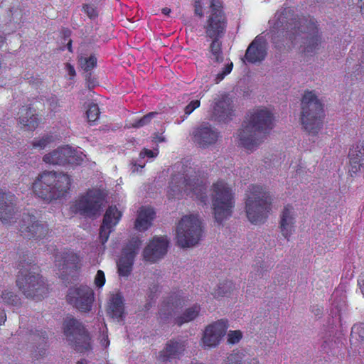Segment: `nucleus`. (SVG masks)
I'll return each instance as SVG.
<instances>
[{
	"instance_id": "1",
	"label": "nucleus",
	"mask_w": 364,
	"mask_h": 364,
	"mask_svg": "<svg viewBox=\"0 0 364 364\" xmlns=\"http://www.w3.org/2000/svg\"><path fill=\"white\" fill-rule=\"evenodd\" d=\"M277 28L289 32V38L291 41L296 39V36L301 33H306L307 36L303 42L302 52L307 55L316 53L321 44V36L317 25V21L313 17L296 16L293 10L285 9L277 16L276 22Z\"/></svg>"
},
{
	"instance_id": "2",
	"label": "nucleus",
	"mask_w": 364,
	"mask_h": 364,
	"mask_svg": "<svg viewBox=\"0 0 364 364\" xmlns=\"http://www.w3.org/2000/svg\"><path fill=\"white\" fill-rule=\"evenodd\" d=\"M273 127L274 116L269 110L264 107L253 109L238 131L239 146L252 151Z\"/></svg>"
},
{
	"instance_id": "3",
	"label": "nucleus",
	"mask_w": 364,
	"mask_h": 364,
	"mask_svg": "<svg viewBox=\"0 0 364 364\" xmlns=\"http://www.w3.org/2000/svg\"><path fill=\"white\" fill-rule=\"evenodd\" d=\"M28 251L18 252L16 285L27 298L41 301L48 294V287L40 274V267L30 258Z\"/></svg>"
},
{
	"instance_id": "4",
	"label": "nucleus",
	"mask_w": 364,
	"mask_h": 364,
	"mask_svg": "<svg viewBox=\"0 0 364 364\" xmlns=\"http://www.w3.org/2000/svg\"><path fill=\"white\" fill-rule=\"evenodd\" d=\"M181 176L171 177L168 197L180 199L183 195L190 196L203 205L208 203L207 186L205 180L195 169L188 165H183Z\"/></svg>"
},
{
	"instance_id": "5",
	"label": "nucleus",
	"mask_w": 364,
	"mask_h": 364,
	"mask_svg": "<svg viewBox=\"0 0 364 364\" xmlns=\"http://www.w3.org/2000/svg\"><path fill=\"white\" fill-rule=\"evenodd\" d=\"M71 178L69 175L54 171H44L34 179L32 191L36 196L43 201L63 198L70 191Z\"/></svg>"
},
{
	"instance_id": "6",
	"label": "nucleus",
	"mask_w": 364,
	"mask_h": 364,
	"mask_svg": "<svg viewBox=\"0 0 364 364\" xmlns=\"http://www.w3.org/2000/svg\"><path fill=\"white\" fill-rule=\"evenodd\" d=\"M245 210L252 224L264 223L272 210V197L262 186H249L245 198Z\"/></svg>"
},
{
	"instance_id": "7",
	"label": "nucleus",
	"mask_w": 364,
	"mask_h": 364,
	"mask_svg": "<svg viewBox=\"0 0 364 364\" xmlns=\"http://www.w3.org/2000/svg\"><path fill=\"white\" fill-rule=\"evenodd\" d=\"M300 121L303 127L316 135L323 126V105L313 92L307 91L301 99Z\"/></svg>"
},
{
	"instance_id": "8",
	"label": "nucleus",
	"mask_w": 364,
	"mask_h": 364,
	"mask_svg": "<svg viewBox=\"0 0 364 364\" xmlns=\"http://www.w3.org/2000/svg\"><path fill=\"white\" fill-rule=\"evenodd\" d=\"M212 203L215 221L221 224L231 215L235 205L234 193L224 180L219 179L213 183Z\"/></svg>"
},
{
	"instance_id": "9",
	"label": "nucleus",
	"mask_w": 364,
	"mask_h": 364,
	"mask_svg": "<svg viewBox=\"0 0 364 364\" xmlns=\"http://www.w3.org/2000/svg\"><path fill=\"white\" fill-rule=\"evenodd\" d=\"M228 27V18L219 0H210L203 26L205 37L223 38Z\"/></svg>"
},
{
	"instance_id": "10",
	"label": "nucleus",
	"mask_w": 364,
	"mask_h": 364,
	"mask_svg": "<svg viewBox=\"0 0 364 364\" xmlns=\"http://www.w3.org/2000/svg\"><path fill=\"white\" fill-rule=\"evenodd\" d=\"M64 333L71 346L80 353L91 349V338L85 325L74 317L67 318L63 324Z\"/></svg>"
},
{
	"instance_id": "11",
	"label": "nucleus",
	"mask_w": 364,
	"mask_h": 364,
	"mask_svg": "<svg viewBox=\"0 0 364 364\" xmlns=\"http://www.w3.org/2000/svg\"><path fill=\"white\" fill-rule=\"evenodd\" d=\"M201 221L193 215L183 216L177 227L178 243L182 247L196 245L201 238Z\"/></svg>"
},
{
	"instance_id": "12",
	"label": "nucleus",
	"mask_w": 364,
	"mask_h": 364,
	"mask_svg": "<svg viewBox=\"0 0 364 364\" xmlns=\"http://www.w3.org/2000/svg\"><path fill=\"white\" fill-rule=\"evenodd\" d=\"M105 201V196L100 190H88L82 194L70 206L71 211L85 217L92 218L97 215Z\"/></svg>"
},
{
	"instance_id": "13",
	"label": "nucleus",
	"mask_w": 364,
	"mask_h": 364,
	"mask_svg": "<svg viewBox=\"0 0 364 364\" xmlns=\"http://www.w3.org/2000/svg\"><path fill=\"white\" fill-rule=\"evenodd\" d=\"M67 302L80 312L87 313L92 310L95 294L87 285L80 284L68 289Z\"/></svg>"
},
{
	"instance_id": "14",
	"label": "nucleus",
	"mask_w": 364,
	"mask_h": 364,
	"mask_svg": "<svg viewBox=\"0 0 364 364\" xmlns=\"http://www.w3.org/2000/svg\"><path fill=\"white\" fill-rule=\"evenodd\" d=\"M20 235L23 238L36 241L45 238L49 234V226L29 213H23L19 225Z\"/></svg>"
},
{
	"instance_id": "15",
	"label": "nucleus",
	"mask_w": 364,
	"mask_h": 364,
	"mask_svg": "<svg viewBox=\"0 0 364 364\" xmlns=\"http://www.w3.org/2000/svg\"><path fill=\"white\" fill-rule=\"evenodd\" d=\"M46 164L65 166L67 164L80 165L83 157L82 153L68 146L58 147L53 151L46 154L43 157Z\"/></svg>"
},
{
	"instance_id": "16",
	"label": "nucleus",
	"mask_w": 364,
	"mask_h": 364,
	"mask_svg": "<svg viewBox=\"0 0 364 364\" xmlns=\"http://www.w3.org/2000/svg\"><path fill=\"white\" fill-rule=\"evenodd\" d=\"M141 245V242L138 237H133L129 242L124 246L122 251V255L118 262V275L123 277H127L132 272L135 257Z\"/></svg>"
},
{
	"instance_id": "17",
	"label": "nucleus",
	"mask_w": 364,
	"mask_h": 364,
	"mask_svg": "<svg viewBox=\"0 0 364 364\" xmlns=\"http://www.w3.org/2000/svg\"><path fill=\"white\" fill-rule=\"evenodd\" d=\"M234 114L232 101L227 94L215 97L209 111V120L218 123H228Z\"/></svg>"
},
{
	"instance_id": "18",
	"label": "nucleus",
	"mask_w": 364,
	"mask_h": 364,
	"mask_svg": "<svg viewBox=\"0 0 364 364\" xmlns=\"http://www.w3.org/2000/svg\"><path fill=\"white\" fill-rule=\"evenodd\" d=\"M191 136L195 144L203 149L214 146L221 137L220 132L208 123L196 127Z\"/></svg>"
},
{
	"instance_id": "19",
	"label": "nucleus",
	"mask_w": 364,
	"mask_h": 364,
	"mask_svg": "<svg viewBox=\"0 0 364 364\" xmlns=\"http://www.w3.org/2000/svg\"><path fill=\"white\" fill-rule=\"evenodd\" d=\"M228 321L224 319L218 320L208 325L203 332L202 343L205 347L214 348L219 343L223 336L227 332Z\"/></svg>"
},
{
	"instance_id": "20",
	"label": "nucleus",
	"mask_w": 364,
	"mask_h": 364,
	"mask_svg": "<svg viewBox=\"0 0 364 364\" xmlns=\"http://www.w3.org/2000/svg\"><path fill=\"white\" fill-rule=\"evenodd\" d=\"M17 198L10 191L0 188V220L4 224L15 223Z\"/></svg>"
},
{
	"instance_id": "21",
	"label": "nucleus",
	"mask_w": 364,
	"mask_h": 364,
	"mask_svg": "<svg viewBox=\"0 0 364 364\" xmlns=\"http://www.w3.org/2000/svg\"><path fill=\"white\" fill-rule=\"evenodd\" d=\"M122 216V212L117 210L115 205L109 206L105 212L99 233L100 240L102 245L108 241L111 232L115 225L119 224Z\"/></svg>"
},
{
	"instance_id": "22",
	"label": "nucleus",
	"mask_w": 364,
	"mask_h": 364,
	"mask_svg": "<svg viewBox=\"0 0 364 364\" xmlns=\"http://www.w3.org/2000/svg\"><path fill=\"white\" fill-rule=\"evenodd\" d=\"M266 39L259 35L249 45L245 53V60L249 63L255 64L264 61L267 53Z\"/></svg>"
},
{
	"instance_id": "23",
	"label": "nucleus",
	"mask_w": 364,
	"mask_h": 364,
	"mask_svg": "<svg viewBox=\"0 0 364 364\" xmlns=\"http://www.w3.org/2000/svg\"><path fill=\"white\" fill-rule=\"evenodd\" d=\"M168 241L163 237H155L144 250L143 255L146 261L156 262L167 253Z\"/></svg>"
},
{
	"instance_id": "24",
	"label": "nucleus",
	"mask_w": 364,
	"mask_h": 364,
	"mask_svg": "<svg viewBox=\"0 0 364 364\" xmlns=\"http://www.w3.org/2000/svg\"><path fill=\"white\" fill-rule=\"evenodd\" d=\"M187 300L182 296L181 291H173L166 300L162 302L159 314L162 322H166L173 311L182 307Z\"/></svg>"
},
{
	"instance_id": "25",
	"label": "nucleus",
	"mask_w": 364,
	"mask_h": 364,
	"mask_svg": "<svg viewBox=\"0 0 364 364\" xmlns=\"http://www.w3.org/2000/svg\"><path fill=\"white\" fill-rule=\"evenodd\" d=\"M41 118L31 104L23 105L18 112V124L21 129L33 132L39 126Z\"/></svg>"
},
{
	"instance_id": "26",
	"label": "nucleus",
	"mask_w": 364,
	"mask_h": 364,
	"mask_svg": "<svg viewBox=\"0 0 364 364\" xmlns=\"http://www.w3.org/2000/svg\"><path fill=\"white\" fill-rule=\"evenodd\" d=\"M186 347V341L181 339H171L165 348L159 352L158 360L161 363L167 362L171 359L178 358L181 355Z\"/></svg>"
},
{
	"instance_id": "27",
	"label": "nucleus",
	"mask_w": 364,
	"mask_h": 364,
	"mask_svg": "<svg viewBox=\"0 0 364 364\" xmlns=\"http://www.w3.org/2000/svg\"><path fill=\"white\" fill-rule=\"evenodd\" d=\"M349 172L356 174L364 167V141H358L349 149Z\"/></svg>"
},
{
	"instance_id": "28",
	"label": "nucleus",
	"mask_w": 364,
	"mask_h": 364,
	"mask_svg": "<svg viewBox=\"0 0 364 364\" xmlns=\"http://www.w3.org/2000/svg\"><path fill=\"white\" fill-rule=\"evenodd\" d=\"M279 229L282 235L289 240L292 232H294L295 212L294 208L290 204L284 206L280 214Z\"/></svg>"
},
{
	"instance_id": "29",
	"label": "nucleus",
	"mask_w": 364,
	"mask_h": 364,
	"mask_svg": "<svg viewBox=\"0 0 364 364\" xmlns=\"http://www.w3.org/2000/svg\"><path fill=\"white\" fill-rule=\"evenodd\" d=\"M55 265L61 270L68 269H78L80 268V258L73 251L65 250L62 253H56L55 255Z\"/></svg>"
},
{
	"instance_id": "30",
	"label": "nucleus",
	"mask_w": 364,
	"mask_h": 364,
	"mask_svg": "<svg viewBox=\"0 0 364 364\" xmlns=\"http://www.w3.org/2000/svg\"><path fill=\"white\" fill-rule=\"evenodd\" d=\"M156 212L151 207H141L138 211L134 227L139 231H145L155 218Z\"/></svg>"
},
{
	"instance_id": "31",
	"label": "nucleus",
	"mask_w": 364,
	"mask_h": 364,
	"mask_svg": "<svg viewBox=\"0 0 364 364\" xmlns=\"http://www.w3.org/2000/svg\"><path fill=\"white\" fill-rule=\"evenodd\" d=\"M107 311L113 318L122 319L124 318V299L120 293L112 295L109 301Z\"/></svg>"
},
{
	"instance_id": "32",
	"label": "nucleus",
	"mask_w": 364,
	"mask_h": 364,
	"mask_svg": "<svg viewBox=\"0 0 364 364\" xmlns=\"http://www.w3.org/2000/svg\"><path fill=\"white\" fill-rule=\"evenodd\" d=\"M200 310L201 307L200 304H197L186 309L180 316L174 318V323L177 324L178 326H181L185 323L193 321L200 314Z\"/></svg>"
},
{
	"instance_id": "33",
	"label": "nucleus",
	"mask_w": 364,
	"mask_h": 364,
	"mask_svg": "<svg viewBox=\"0 0 364 364\" xmlns=\"http://www.w3.org/2000/svg\"><path fill=\"white\" fill-rule=\"evenodd\" d=\"M222 37H216L215 38H209L212 39V42H210L209 45V52L210 55L208 58L214 60L216 63H221L224 60V55L222 52V42L220 41V38Z\"/></svg>"
},
{
	"instance_id": "34",
	"label": "nucleus",
	"mask_w": 364,
	"mask_h": 364,
	"mask_svg": "<svg viewBox=\"0 0 364 364\" xmlns=\"http://www.w3.org/2000/svg\"><path fill=\"white\" fill-rule=\"evenodd\" d=\"M0 301L3 302L7 306L19 308L21 305L20 297L14 291L9 289L1 291L0 294Z\"/></svg>"
},
{
	"instance_id": "35",
	"label": "nucleus",
	"mask_w": 364,
	"mask_h": 364,
	"mask_svg": "<svg viewBox=\"0 0 364 364\" xmlns=\"http://www.w3.org/2000/svg\"><path fill=\"white\" fill-rule=\"evenodd\" d=\"M100 115V109L99 105L95 102H91L88 105L87 110L86 112V117L87 122L90 126L97 124Z\"/></svg>"
},
{
	"instance_id": "36",
	"label": "nucleus",
	"mask_w": 364,
	"mask_h": 364,
	"mask_svg": "<svg viewBox=\"0 0 364 364\" xmlns=\"http://www.w3.org/2000/svg\"><path fill=\"white\" fill-rule=\"evenodd\" d=\"M55 141L53 134H46L40 138H35L31 144L33 149H43Z\"/></svg>"
},
{
	"instance_id": "37",
	"label": "nucleus",
	"mask_w": 364,
	"mask_h": 364,
	"mask_svg": "<svg viewBox=\"0 0 364 364\" xmlns=\"http://www.w3.org/2000/svg\"><path fill=\"white\" fill-rule=\"evenodd\" d=\"M233 284L231 281L227 280L225 282L220 283L218 289H215L213 292L215 298L225 296L228 293L233 289Z\"/></svg>"
},
{
	"instance_id": "38",
	"label": "nucleus",
	"mask_w": 364,
	"mask_h": 364,
	"mask_svg": "<svg viewBox=\"0 0 364 364\" xmlns=\"http://www.w3.org/2000/svg\"><path fill=\"white\" fill-rule=\"evenodd\" d=\"M80 64L82 70L90 72V70L97 67V59L95 56L90 55L88 58L80 59Z\"/></svg>"
},
{
	"instance_id": "39",
	"label": "nucleus",
	"mask_w": 364,
	"mask_h": 364,
	"mask_svg": "<svg viewBox=\"0 0 364 364\" xmlns=\"http://www.w3.org/2000/svg\"><path fill=\"white\" fill-rule=\"evenodd\" d=\"M158 114L156 112H151L148 114H146L143 117L139 119H135L132 124V127L134 128H139L141 127L146 126L149 124L154 117Z\"/></svg>"
},
{
	"instance_id": "40",
	"label": "nucleus",
	"mask_w": 364,
	"mask_h": 364,
	"mask_svg": "<svg viewBox=\"0 0 364 364\" xmlns=\"http://www.w3.org/2000/svg\"><path fill=\"white\" fill-rule=\"evenodd\" d=\"M82 11L92 20L96 19L99 16V11L96 4H82Z\"/></svg>"
},
{
	"instance_id": "41",
	"label": "nucleus",
	"mask_w": 364,
	"mask_h": 364,
	"mask_svg": "<svg viewBox=\"0 0 364 364\" xmlns=\"http://www.w3.org/2000/svg\"><path fill=\"white\" fill-rule=\"evenodd\" d=\"M242 338V333L240 330L230 331L227 335V341L229 344L239 343Z\"/></svg>"
},
{
	"instance_id": "42",
	"label": "nucleus",
	"mask_w": 364,
	"mask_h": 364,
	"mask_svg": "<svg viewBox=\"0 0 364 364\" xmlns=\"http://www.w3.org/2000/svg\"><path fill=\"white\" fill-rule=\"evenodd\" d=\"M353 82L358 80H364V68L360 64L358 65V68L355 70V72L353 74L350 75V76L347 77L346 81L348 82V79Z\"/></svg>"
},
{
	"instance_id": "43",
	"label": "nucleus",
	"mask_w": 364,
	"mask_h": 364,
	"mask_svg": "<svg viewBox=\"0 0 364 364\" xmlns=\"http://www.w3.org/2000/svg\"><path fill=\"white\" fill-rule=\"evenodd\" d=\"M232 70V63H228L223 70L216 75L215 78V83H218L225 79V76L228 75Z\"/></svg>"
},
{
	"instance_id": "44",
	"label": "nucleus",
	"mask_w": 364,
	"mask_h": 364,
	"mask_svg": "<svg viewBox=\"0 0 364 364\" xmlns=\"http://www.w3.org/2000/svg\"><path fill=\"white\" fill-rule=\"evenodd\" d=\"M221 364H242V357L238 353L230 354Z\"/></svg>"
},
{
	"instance_id": "45",
	"label": "nucleus",
	"mask_w": 364,
	"mask_h": 364,
	"mask_svg": "<svg viewBox=\"0 0 364 364\" xmlns=\"http://www.w3.org/2000/svg\"><path fill=\"white\" fill-rule=\"evenodd\" d=\"M105 282V277L104 272L101 269H99L97 272L95 278H94V284L100 289L102 288Z\"/></svg>"
},
{
	"instance_id": "46",
	"label": "nucleus",
	"mask_w": 364,
	"mask_h": 364,
	"mask_svg": "<svg viewBox=\"0 0 364 364\" xmlns=\"http://www.w3.org/2000/svg\"><path fill=\"white\" fill-rule=\"evenodd\" d=\"M200 107V100H195L189 102V105H186L184 108L185 114H191L198 107Z\"/></svg>"
},
{
	"instance_id": "47",
	"label": "nucleus",
	"mask_w": 364,
	"mask_h": 364,
	"mask_svg": "<svg viewBox=\"0 0 364 364\" xmlns=\"http://www.w3.org/2000/svg\"><path fill=\"white\" fill-rule=\"evenodd\" d=\"M358 334V336L360 340L364 341V323H361L359 325H355L352 328V336L353 334Z\"/></svg>"
},
{
	"instance_id": "48",
	"label": "nucleus",
	"mask_w": 364,
	"mask_h": 364,
	"mask_svg": "<svg viewBox=\"0 0 364 364\" xmlns=\"http://www.w3.org/2000/svg\"><path fill=\"white\" fill-rule=\"evenodd\" d=\"M157 154H156L152 150L148 149L146 148H144L143 150H141L139 153V158L144 159L146 156L148 158H155Z\"/></svg>"
},
{
	"instance_id": "49",
	"label": "nucleus",
	"mask_w": 364,
	"mask_h": 364,
	"mask_svg": "<svg viewBox=\"0 0 364 364\" xmlns=\"http://www.w3.org/2000/svg\"><path fill=\"white\" fill-rule=\"evenodd\" d=\"M194 13L197 16L203 17V6L201 4V0H195L194 2Z\"/></svg>"
},
{
	"instance_id": "50",
	"label": "nucleus",
	"mask_w": 364,
	"mask_h": 364,
	"mask_svg": "<svg viewBox=\"0 0 364 364\" xmlns=\"http://www.w3.org/2000/svg\"><path fill=\"white\" fill-rule=\"evenodd\" d=\"M66 69H67V71L68 73V75L70 76V77H74L76 75V72H75V68L73 65H71L70 63H66Z\"/></svg>"
},
{
	"instance_id": "51",
	"label": "nucleus",
	"mask_w": 364,
	"mask_h": 364,
	"mask_svg": "<svg viewBox=\"0 0 364 364\" xmlns=\"http://www.w3.org/2000/svg\"><path fill=\"white\" fill-rule=\"evenodd\" d=\"M358 285L359 286L361 292H363L364 295V274L359 276L358 279Z\"/></svg>"
},
{
	"instance_id": "52",
	"label": "nucleus",
	"mask_w": 364,
	"mask_h": 364,
	"mask_svg": "<svg viewBox=\"0 0 364 364\" xmlns=\"http://www.w3.org/2000/svg\"><path fill=\"white\" fill-rule=\"evenodd\" d=\"M154 139L156 143L164 142L166 141V138L163 135L158 133L154 134Z\"/></svg>"
},
{
	"instance_id": "53",
	"label": "nucleus",
	"mask_w": 364,
	"mask_h": 364,
	"mask_svg": "<svg viewBox=\"0 0 364 364\" xmlns=\"http://www.w3.org/2000/svg\"><path fill=\"white\" fill-rule=\"evenodd\" d=\"M37 336L39 337V340L42 341L43 343H46V340L47 339V335L46 331H37Z\"/></svg>"
},
{
	"instance_id": "54",
	"label": "nucleus",
	"mask_w": 364,
	"mask_h": 364,
	"mask_svg": "<svg viewBox=\"0 0 364 364\" xmlns=\"http://www.w3.org/2000/svg\"><path fill=\"white\" fill-rule=\"evenodd\" d=\"M6 321V314L4 310H0V326Z\"/></svg>"
},
{
	"instance_id": "55",
	"label": "nucleus",
	"mask_w": 364,
	"mask_h": 364,
	"mask_svg": "<svg viewBox=\"0 0 364 364\" xmlns=\"http://www.w3.org/2000/svg\"><path fill=\"white\" fill-rule=\"evenodd\" d=\"M101 342H102V344L104 345L105 346H108L109 344L108 336H105Z\"/></svg>"
},
{
	"instance_id": "56",
	"label": "nucleus",
	"mask_w": 364,
	"mask_h": 364,
	"mask_svg": "<svg viewBox=\"0 0 364 364\" xmlns=\"http://www.w3.org/2000/svg\"><path fill=\"white\" fill-rule=\"evenodd\" d=\"M6 42V38L3 36H0V48H2ZM1 67V62L0 60V69Z\"/></svg>"
},
{
	"instance_id": "57",
	"label": "nucleus",
	"mask_w": 364,
	"mask_h": 364,
	"mask_svg": "<svg viewBox=\"0 0 364 364\" xmlns=\"http://www.w3.org/2000/svg\"><path fill=\"white\" fill-rule=\"evenodd\" d=\"M161 11L164 15L168 16L171 12V9L168 7H165L162 9Z\"/></svg>"
},
{
	"instance_id": "58",
	"label": "nucleus",
	"mask_w": 364,
	"mask_h": 364,
	"mask_svg": "<svg viewBox=\"0 0 364 364\" xmlns=\"http://www.w3.org/2000/svg\"><path fill=\"white\" fill-rule=\"evenodd\" d=\"M359 6L361 12L364 13V0H359Z\"/></svg>"
},
{
	"instance_id": "59",
	"label": "nucleus",
	"mask_w": 364,
	"mask_h": 364,
	"mask_svg": "<svg viewBox=\"0 0 364 364\" xmlns=\"http://www.w3.org/2000/svg\"><path fill=\"white\" fill-rule=\"evenodd\" d=\"M77 364H88V361L86 359H81L77 362Z\"/></svg>"
},
{
	"instance_id": "60",
	"label": "nucleus",
	"mask_w": 364,
	"mask_h": 364,
	"mask_svg": "<svg viewBox=\"0 0 364 364\" xmlns=\"http://www.w3.org/2000/svg\"><path fill=\"white\" fill-rule=\"evenodd\" d=\"M71 46H72V41L70 39L67 43V48L68 49L69 51H72V48H71Z\"/></svg>"
},
{
	"instance_id": "61",
	"label": "nucleus",
	"mask_w": 364,
	"mask_h": 364,
	"mask_svg": "<svg viewBox=\"0 0 364 364\" xmlns=\"http://www.w3.org/2000/svg\"><path fill=\"white\" fill-rule=\"evenodd\" d=\"M158 289H159V287H158V286H155V287H154V288H153V289H151V293H152L154 291H156L158 290Z\"/></svg>"
},
{
	"instance_id": "62",
	"label": "nucleus",
	"mask_w": 364,
	"mask_h": 364,
	"mask_svg": "<svg viewBox=\"0 0 364 364\" xmlns=\"http://www.w3.org/2000/svg\"><path fill=\"white\" fill-rule=\"evenodd\" d=\"M41 353H43V355H45V350L43 349V350H41Z\"/></svg>"
},
{
	"instance_id": "63",
	"label": "nucleus",
	"mask_w": 364,
	"mask_h": 364,
	"mask_svg": "<svg viewBox=\"0 0 364 364\" xmlns=\"http://www.w3.org/2000/svg\"><path fill=\"white\" fill-rule=\"evenodd\" d=\"M41 353H43V355H45V350L43 349V350H41Z\"/></svg>"
},
{
	"instance_id": "64",
	"label": "nucleus",
	"mask_w": 364,
	"mask_h": 364,
	"mask_svg": "<svg viewBox=\"0 0 364 364\" xmlns=\"http://www.w3.org/2000/svg\"><path fill=\"white\" fill-rule=\"evenodd\" d=\"M191 364H201V363H191Z\"/></svg>"
}]
</instances>
